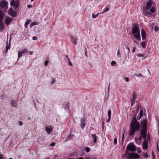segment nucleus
Masks as SVG:
<instances>
[{
    "label": "nucleus",
    "instance_id": "obj_1",
    "mask_svg": "<svg viewBox=\"0 0 159 159\" xmlns=\"http://www.w3.org/2000/svg\"><path fill=\"white\" fill-rule=\"evenodd\" d=\"M140 125L139 122L137 121L136 117H134L133 118L130 124V131L129 134L130 136H132L135 134L136 131H138L140 129Z\"/></svg>",
    "mask_w": 159,
    "mask_h": 159
},
{
    "label": "nucleus",
    "instance_id": "obj_2",
    "mask_svg": "<svg viewBox=\"0 0 159 159\" xmlns=\"http://www.w3.org/2000/svg\"><path fill=\"white\" fill-rule=\"evenodd\" d=\"M152 4V2L151 0H149L147 2L146 8H144V12L147 15H150V12L154 13L155 11V9L154 7L151 8Z\"/></svg>",
    "mask_w": 159,
    "mask_h": 159
},
{
    "label": "nucleus",
    "instance_id": "obj_3",
    "mask_svg": "<svg viewBox=\"0 0 159 159\" xmlns=\"http://www.w3.org/2000/svg\"><path fill=\"white\" fill-rule=\"evenodd\" d=\"M132 34L134 35V37L138 40H141L140 31L139 27L136 24H134L132 31Z\"/></svg>",
    "mask_w": 159,
    "mask_h": 159
},
{
    "label": "nucleus",
    "instance_id": "obj_4",
    "mask_svg": "<svg viewBox=\"0 0 159 159\" xmlns=\"http://www.w3.org/2000/svg\"><path fill=\"white\" fill-rule=\"evenodd\" d=\"M136 150V146L134 145L133 143H129L127 146L125 153L128 154L129 151H129L132 152H134Z\"/></svg>",
    "mask_w": 159,
    "mask_h": 159
},
{
    "label": "nucleus",
    "instance_id": "obj_5",
    "mask_svg": "<svg viewBox=\"0 0 159 159\" xmlns=\"http://www.w3.org/2000/svg\"><path fill=\"white\" fill-rule=\"evenodd\" d=\"M139 155L134 152L128 153L127 156V158L128 159L139 158Z\"/></svg>",
    "mask_w": 159,
    "mask_h": 159
},
{
    "label": "nucleus",
    "instance_id": "obj_6",
    "mask_svg": "<svg viewBox=\"0 0 159 159\" xmlns=\"http://www.w3.org/2000/svg\"><path fill=\"white\" fill-rule=\"evenodd\" d=\"M7 2L3 0L0 2V8L2 9H4L5 11L7 9Z\"/></svg>",
    "mask_w": 159,
    "mask_h": 159
},
{
    "label": "nucleus",
    "instance_id": "obj_7",
    "mask_svg": "<svg viewBox=\"0 0 159 159\" xmlns=\"http://www.w3.org/2000/svg\"><path fill=\"white\" fill-rule=\"evenodd\" d=\"M20 2L18 0H12L10 3L11 6L14 7V9H16L18 7Z\"/></svg>",
    "mask_w": 159,
    "mask_h": 159
},
{
    "label": "nucleus",
    "instance_id": "obj_8",
    "mask_svg": "<svg viewBox=\"0 0 159 159\" xmlns=\"http://www.w3.org/2000/svg\"><path fill=\"white\" fill-rule=\"evenodd\" d=\"M28 52L27 48H24L19 51L18 52V59H19L23 54L27 53Z\"/></svg>",
    "mask_w": 159,
    "mask_h": 159
},
{
    "label": "nucleus",
    "instance_id": "obj_9",
    "mask_svg": "<svg viewBox=\"0 0 159 159\" xmlns=\"http://www.w3.org/2000/svg\"><path fill=\"white\" fill-rule=\"evenodd\" d=\"M147 119H143V120H141V123L143 129H146L147 123Z\"/></svg>",
    "mask_w": 159,
    "mask_h": 159
},
{
    "label": "nucleus",
    "instance_id": "obj_10",
    "mask_svg": "<svg viewBox=\"0 0 159 159\" xmlns=\"http://www.w3.org/2000/svg\"><path fill=\"white\" fill-rule=\"evenodd\" d=\"M135 93L133 92L132 95V98L130 100V102H131V106H133L134 102H135V100H136V97H135Z\"/></svg>",
    "mask_w": 159,
    "mask_h": 159
},
{
    "label": "nucleus",
    "instance_id": "obj_11",
    "mask_svg": "<svg viewBox=\"0 0 159 159\" xmlns=\"http://www.w3.org/2000/svg\"><path fill=\"white\" fill-rule=\"evenodd\" d=\"M140 134L142 136L143 138L146 139V129H141L140 130Z\"/></svg>",
    "mask_w": 159,
    "mask_h": 159
},
{
    "label": "nucleus",
    "instance_id": "obj_12",
    "mask_svg": "<svg viewBox=\"0 0 159 159\" xmlns=\"http://www.w3.org/2000/svg\"><path fill=\"white\" fill-rule=\"evenodd\" d=\"M9 14L13 17H15L16 16V13L14 11L12 8H11L8 11Z\"/></svg>",
    "mask_w": 159,
    "mask_h": 159
},
{
    "label": "nucleus",
    "instance_id": "obj_13",
    "mask_svg": "<svg viewBox=\"0 0 159 159\" xmlns=\"http://www.w3.org/2000/svg\"><path fill=\"white\" fill-rule=\"evenodd\" d=\"M12 19L6 16L5 17V23L7 26L10 24L12 21Z\"/></svg>",
    "mask_w": 159,
    "mask_h": 159
},
{
    "label": "nucleus",
    "instance_id": "obj_14",
    "mask_svg": "<svg viewBox=\"0 0 159 159\" xmlns=\"http://www.w3.org/2000/svg\"><path fill=\"white\" fill-rule=\"evenodd\" d=\"M148 141L146 139H145L143 142V149L146 150L148 148Z\"/></svg>",
    "mask_w": 159,
    "mask_h": 159
},
{
    "label": "nucleus",
    "instance_id": "obj_15",
    "mask_svg": "<svg viewBox=\"0 0 159 159\" xmlns=\"http://www.w3.org/2000/svg\"><path fill=\"white\" fill-rule=\"evenodd\" d=\"M84 117L82 118L81 119L80 123H81V126L82 129H83L84 128L85 126V124L84 123Z\"/></svg>",
    "mask_w": 159,
    "mask_h": 159
},
{
    "label": "nucleus",
    "instance_id": "obj_16",
    "mask_svg": "<svg viewBox=\"0 0 159 159\" xmlns=\"http://www.w3.org/2000/svg\"><path fill=\"white\" fill-rule=\"evenodd\" d=\"M141 36L143 40H145L146 38V34L144 30L142 29L141 31Z\"/></svg>",
    "mask_w": 159,
    "mask_h": 159
},
{
    "label": "nucleus",
    "instance_id": "obj_17",
    "mask_svg": "<svg viewBox=\"0 0 159 159\" xmlns=\"http://www.w3.org/2000/svg\"><path fill=\"white\" fill-rule=\"evenodd\" d=\"M5 28V25L3 21H0V30L2 31L4 30Z\"/></svg>",
    "mask_w": 159,
    "mask_h": 159
},
{
    "label": "nucleus",
    "instance_id": "obj_18",
    "mask_svg": "<svg viewBox=\"0 0 159 159\" xmlns=\"http://www.w3.org/2000/svg\"><path fill=\"white\" fill-rule=\"evenodd\" d=\"M70 38L71 39V42H73V43L74 44H77V43H76L77 38H76L75 37H73L72 36H70Z\"/></svg>",
    "mask_w": 159,
    "mask_h": 159
},
{
    "label": "nucleus",
    "instance_id": "obj_19",
    "mask_svg": "<svg viewBox=\"0 0 159 159\" xmlns=\"http://www.w3.org/2000/svg\"><path fill=\"white\" fill-rule=\"evenodd\" d=\"M91 135L92 137V138L93 139V143H96L97 142V140L98 139V137L97 136L94 134H91Z\"/></svg>",
    "mask_w": 159,
    "mask_h": 159
},
{
    "label": "nucleus",
    "instance_id": "obj_20",
    "mask_svg": "<svg viewBox=\"0 0 159 159\" xmlns=\"http://www.w3.org/2000/svg\"><path fill=\"white\" fill-rule=\"evenodd\" d=\"M4 14L2 11H0V21H3Z\"/></svg>",
    "mask_w": 159,
    "mask_h": 159
},
{
    "label": "nucleus",
    "instance_id": "obj_21",
    "mask_svg": "<svg viewBox=\"0 0 159 159\" xmlns=\"http://www.w3.org/2000/svg\"><path fill=\"white\" fill-rule=\"evenodd\" d=\"M46 130L48 134H49L52 131V128H49L46 127Z\"/></svg>",
    "mask_w": 159,
    "mask_h": 159
},
{
    "label": "nucleus",
    "instance_id": "obj_22",
    "mask_svg": "<svg viewBox=\"0 0 159 159\" xmlns=\"http://www.w3.org/2000/svg\"><path fill=\"white\" fill-rule=\"evenodd\" d=\"M11 106L14 107H17V104L16 103L14 102L13 101H12L11 103Z\"/></svg>",
    "mask_w": 159,
    "mask_h": 159
},
{
    "label": "nucleus",
    "instance_id": "obj_23",
    "mask_svg": "<svg viewBox=\"0 0 159 159\" xmlns=\"http://www.w3.org/2000/svg\"><path fill=\"white\" fill-rule=\"evenodd\" d=\"M143 111L142 110H140V113H139V117H138L137 118L138 120H139L143 116Z\"/></svg>",
    "mask_w": 159,
    "mask_h": 159
},
{
    "label": "nucleus",
    "instance_id": "obj_24",
    "mask_svg": "<svg viewBox=\"0 0 159 159\" xmlns=\"http://www.w3.org/2000/svg\"><path fill=\"white\" fill-rule=\"evenodd\" d=\"M101 14L100 13H98L96 15H94L93 14L92 15V17L94 19L96 18L99 14Z\"/></svg>",
    "mask_w": 159,
    "mask_h": 159
},
{
    "label": "nucleus",
    "instance_id": "obj_25",
    "mask_svg": "<svg viewBox=\"0 0 159 159\" xmlns=\"http://www.w3.org/2000/svg\"><path fill=\"white\" fill-rule=\"evenodd\" d=\"M141 45L143 48H145V43L144 41H143L141 43Z\"/></svg>",
    "mask_w": 159,
    "mask_h": 159
},
{
    "label": "nucleus",
    "instance_id": "obj_26",
    "mask_svg": "<svg viewBox=\"0 0 159 159\" xmlns=\"http://www.w3.org/2000/svg\"><path fill=\"white\" fill-rule=\"evenodd\" d=\"M109 10V9L108 8V7L106 8L104 11H102V13H101L100 14H103L104 13L108 11Z\"/></svg>",
    "mask_w": 159,
    "mask_h": 159
},
{
    "label": "nucleus",
    "instance_id": "obj_27",
    "mask_svg": "<svg viewBox=\"0 0 159 159\" xmlns=\"http://www.w3.org/2000/svg\"><path fill=\"white\" fill-rule=\"evenodd\" d=\"M134 75L138 76V77H143V76L140 73L139 74H134Z\"/></svg>",
    "mask_w": 159,
    "mask_h": 159
},
{
    "label": "nucleus",
    "instance_id": "obj_28",
    "mask_svg": "<svg viewBox=\"0 0 159 159\" xmlns=\"http://www.w3.org/2000/svg\"><path fill=\"white\" fill-rule=\"evenodd\" d=\"M68 65L71 66H72V63L71 62V61H70V59L69 58H68Z\"/></svg>",
    "mask_w": 159,
    "mask_h": 159
},
{
    "label": "nucleus",
    "instance_id": "obj_29",
    "mask_svg": "<svg viewBox=\"0 0 159 159\" xmlns=\"http://www.w3.org/2000/svg\"><path fill=\"white\" fill-rule=\"evenodd\" d=\"M37 25L36 23L35 22H34L30 24V27H31L32 26H33L34 25Z\"/></svg>",
    "mask_w": 159,
    "mask_h": 159
},
{
    "label": "nucleus",
    "instance_id": "obj_30",
    "mask_svg": "<svg viewBox=\"0 0 159 159\" xmlns=\"http://www.w3.org/2000/svg\"><path fill=\"white\" fill-rule=\"evenodd\" d=\"M85 151H86V152H89L90 151V149L88 147H86L85 148Z\"/></svg>",
    "mask_w": 159,
    "mask_h": 159
},
{
    "label": "nucleus",
    "instance_id": "obj_31",
    "mask_svg": "<svg viewBox=\"0 0 159 159\" xmlns=\"http://www.w3.org/2000/svg\"><path fill=\"white\" fill-rule=\"evenodd\" d=\"M108 117H111V111L110 110L108 111Z\"/></svg>",
    "mask_w": 159,
    "mask_h": 159
},
{
    "label": "nucleus",
    "instance_id": "obj_32",
    "mask_svg": "<svg viewBox=\"0 0 159 159\" xmlns=\"http://www.w3.org/2000/svg\"><path fill=\"white\" fill-rule=\"evenodd\" d=\"M29 22H28L27 21L25 24V26L26 28H27L28 25L29 24Z\"/></svg>",
    "mask_w": 159,
    "mask_h": 159
},
{
    "label": "nucleus",
    "instance_id": "obj_33",
    "mask_svg": "<svg viewBox=\"0 0 159 159\" xmlns=\"http://www.w3.org/2000/svg\"><path fill=\"white\" fill-rule=\"evenodd\" d=\"M114 143L115 145H116L117 143V139L116 138H115L114 139Z\"/></svg>",
    "mask_w": 159,
    "mask_h": 159
},
{
    "label": "nucleus",
    "instance_id": "obj_34",
    "mask_svg": "<svg viewBox=\"0 0 159 159\" xmlns=\"http://www.w3.org/2000/svg\"><path fill=\"white\" fill-rule=\"evenodd\" d=\"M10 48V45L9 46H7V45H6V52H7V50L8 49H9Z\"/></svg>",
    "mask_w": 159,
    "mask_h": 159
},
{
    "label": "nucleus",
    "instance_id": "obj_35",
    "mask_svg": "<svg viewBox=\"0 0 159 159\" xmlns=\"http://www.w3.org/2000/svg\"><path fill=\"white\" fill-rule=\"evenodd\" d=\"M159 30V28L157 26H155V28H154V30L155 31H156V32H157V31Z\"/></svg>",
    "mask_w": 159,
    "mask_h": 159
},
{
    "label": "nucleus",
    "instance_id": "obj_36",
    "mask_svg": "<svg viewBox=\"0 0 159 159\" xmlns=\"http://www.w3.org/2000/svg\"><path fill=\"white\" fill-rule=\"evenodd\" d=\"M126 48L128 50V54H129L130 52L129 48V47H127V46L126 47Z\"/></svg>",
    "mask_w": 159,
    "mask_h": 159
},
{
    "label": "nucleus",
    "instance_id": "obj_37",
    "mask_svg": "<svg viewBox=\"0 0 159 159\" xmlns=\"http://www.w3.org/2000/svg\"><path fill=\"white\" fill-rule=\"evenodd\" d=\"M116 63V62L115 61H112L111 62V65L112 66L115 65Z\"/></svg>",
    "mask_w": 159,
    "mask_h": 159
},
{
    "label": "nucleus",
    "instance_id": "obj_38",
    "mask_svg": "<svg viewBox=\"0 0 159 159\" xmlns=\"http://www.w3.org/2000/svg\"><path fill=\"white\" fill-rule=\"evenodd\" d=\"M152 159H155V155H154L153 152L152 151Z\"/></svg>",
    "mask_w": 159,
    "mask_h": 159
},
{
    "label": "nucleus",
    "instance_id": "obj_39",
    "mask_svg": "<svg viewBox=\"0 0 159 159\" xmlns=\"http://www.w3.org/2000/svg\"><path fill=\"white\" fill-rule=\"evenodd\" d=\"M132 48H133V50L132 51V52H135V49H136V48L135 47H132Z\"/></svg>",
    "mask_w": 159,
    "mask_h": 159
},
{
    "label": "nucleus",
    "instance_id": "obj_40",
    "mask_svg": "<svg viewBox=\"0 0 159 159\" xmlns=\"http://www.w3.org/2000/svg\"><path fill=\"white\" fill-rule=\"evenodd\" d=\"M48 61H45L44 63V65L45 66H47L48 65Z\"/></svg>",
    "mask_w": 159,
    "mask_h": 159
},
{
    "label": "nucleus",
    "instance_id": "obj_41",
    "mask_svg": "<svg viewBox=\"0 0 159 159\" xmlns=\"http://www.w3.org/2000/svg\"><path fill=\"white\" fill-rule=\"evenodd\" d=\"M137 152L139 153H140L141 152V150L140 148H138L137 149Z\"/></svg>",
    "mask_w": 159,
    "mask_h": 159
},
{
    "label": "nucleus",
    "instance_id": "obj_42",
    "mask_svg": "<svg viewBox=\"0 0 159 159\" xmlns=\"http://www.w3.org/2000/svg\"><path fill=\"white\" fill-rule=\"evenodd\" d=\"M137 56L139 57H143V55L142 54H137Z\"/></svg>",
    "mask_w": 159,
    "mask_h": 159
},
{
    "label": "nucleus",
    "instance_id": "obj_43",
    "mask_svg": "<svg viewBox=\"0 0 159 159\" xmlns=\"http://www.w3.org/2000/svg\"><path fill=\"white\" fill-rule=\"evenodd\" d=\"M55 145V144L54 143H52L50 144V145L51 146H54Z\"/></svg>",
    "mask_w": 159,
    "mask_h": 159
},
{
    "label": "nucleus",
    "instance_id": "obj_44",
    "mask_svg": "<svg viewBox=\"0 0 159 159\" xmlns=\"http://www.w3.org/2000/svg\"><path fill=\"white\" fill-rule=\"evenodd\" d=\"M19 124L21 126L23 124V122L21 121H20L19 122Z\"/></svg>",
    "mask_w": 159,
    "mask_h": 159
},
{
    "label": "nucleus",
    "instance_id": "obj_45",
    "mask_svg": "<svg viewBox=\"0 0 159 159\" xmlns=\"http://www.w3.org/2000/svg\"><path fill=\"white\" fill-rule=\"evenodd\" d=\"M125 80L126 82H127L129 81V79L128 77H125Z\"/></svg>",
    "mask_w": 159,
    "mask_h": 159
},
{
    "label": "nucleus",
    "instance_id": "obj_46",
    "mask_svg": "<svg viewBox=\"0 0 159 159\" xmlns=\"http://www.w3.org/2000/svg\"><path fill=\"white\" fill-rule=\"evenodd\" d=\"M37 39V38L36 36H34L33 37V40H36Z\"/></svg>",
    "mask_w": 159,
    "mask_h": 159
},
{
    "label": "nucleus",
    "instance_id": "obj_47",
    "mask_svg": "<svg viewBox=\"0 0 159 159\" xmlns=\"http://www.w3.org/2000/svg\"><path fill=\"white\" fill-rule=\"evenodd\" d=\"M125 138L124 137V132L122 134V139H124V138Z\"/></svg>",
    "mask_w": 159,
    "mask_h": 159
},
{
    "label": "nucleus",
    "instance_id": "obj_48",
    "mask_svg": "<svg viewBox=\"0 0 159 159\" xmlns=\"http://www.w3.org/2000/svg\"><path fill=\"white\" fill-rule=\"evenodd\" d=\"M110 119H111V117H108V119L107 120L106 122H109L110 120Z\"/></svg>",
    "mask_w": 159,
    "mask_h": 159
},
{
    "label": "nucleus",
    "instance_id": "obj_49",
    "mask_svg": "<svg viewBox=\"0 0 159 159\" xmlns=\"http://www.w3.org/2000/svg\"><path fill=\"white\" fill-rule=\"evenodd\" d=\"M148 157V154H145L144 156V157H145V158H146V157Z\"/></svg>",
    "mask_w": 159,
    "mask_h": 159
},
{
    "label": "nucleus",
    "instance_id": "obj_50",
    "mask_svg": "<svg viewBox=\"0 0 159 159\" xmlns=\"http://www.w3.org/2000/svg\"><path fill=\"white\" fill-rule=\"evenodd\" d=\"M55 80L54 79H53L52 80V81L51 82V84H54V83H55Z\"/></svg>",
    "mask_w": 159,
    "mask_h": 159
},
{
    "label": "nucleus",
    "instance_id": "obj_51",
    "mask_svg": "<svg viewBox=\"0 0 159 159\" xmlns=\"http://www.w3.org/2000/svg\"><path fill=\"white\" fill-rule=\"evenodd\" d=\"M147 139L149 140H150V136L149 134L148 135Z\"/></svg>",
    "mask_w": 159,
    "mask_h": 159
},
{
    "label": "nucleus",
    "instance_id": "obj_52",
    "mask_svg": "<svg viewBox=\"0 0 159 159\" xmlns=\"http://www.w3.org/2000/svg\"><path fill=\"white\" fill-rule=\"evenodd\" d=\"M110 83H109L108 88V92H109V89H110Z\"/></svg>",
    "mask_w": 159,
    "mask_h": 159
},
{
    "label": "nucleus",
    "instance_id": "obj_53",
    "mask_svg": "<svg viewBox=\"0 0 159 159\" xmlns=\"http://www.w3.org/2000/svg\"><path fill=\"white\" fill-rule=\"evenodd\" d=\"M27 7L29 8H30L32 7V5H29L27 6Z\"/></svg>",
    "mask_w": 159,
    "mask_h": 159
},
{
    "label": "nucleus",
    "instance_id": "obj_54",
    "mask_svg": "<svg viewBox=\"0 0 159 159\" xmlns=\"http://www.w3.org/2000/svg\"><path fill=\"white\" fill-rule=\"evenodd\" d=\"M70 136H71V135H70H70L68 136V137L67 138L68 140H69V139H70V138H71Z\"/></svg>",
    "mask_w": 159,
    "mask_h": 159
},
{
    "label": "nucleus",
    "instance_id": "obj_55",
    "mask_svg": "<svg viewBox=\"0 0 159 159\" xmlns=\"http://www.w3.org/2000/svg\"><path fill=\"white\" fill-rule=\"evenodd\" d=\"M117 54L118 56H119L120 55L119 50H118V51L117 52Z\"/></svg>",
    "mask_w": 159,
    "mask_h": 159
},
{
    "label": "nucleus",
    "instance_id": "obj_56",
    "mask_svg": "<svg viewBox=\"0 0 159 159\" xmlns=\"http://www.w3.org/2000/svg\"><path fill=\"white\" fill-rule=\"evenodd\" d=\"M0 159H2V155H0Z\"/></svg>",
    "mask_w": 159,
    "mask_h": 159
},
{
    "label": "nucleus",
    "instance_id": "obj_57",
    "mask_svg": "<svg viewBox=\"0 0 159 159\" xmlns=\"http://www.w3.org/2000/svg\"><path fill=\"white\" fill-rule=\"evenodd\" d=\"M141 138H142V136H140L139 138V140H141Z\"/></svg>",
    "mask_w": 159,
    "mask_h": 159
},
{
    "label": "nucleus",
    "instance_id": "obj_58",
    "mask_svg": "<svg viewBox=\"0 0 159 159\" xmlns=\"http://www.w3.org/2000/svg\"><path fill=\"white\" fill-rule=\"evenodd\" d=\"M77 159H84V158L83 157H80Z\"/></svg>",
    "mask_w": 159,
    "mask_h": 159
},
{
    "label": "nucleus",
    "instance_id": "obj_59",
    "mask_svg": "<svg viewBox=\"0 0 159 159\" xmlns=\"http://www.w3.org/2000/svg\"><path fill=\"white\" fill-rule=\"evenodd\" d=\"M85 55L87 57V51H86L85 52Z\"/></svg>",
    "mask_w": 159,
    "mask_h": 159
},
{
    "label": "nucleus",
    "instance_id": "obj_60",
    "mask_svg": "<svg viewBox=\"0 0 159 159\" xmlns=\"http://www.w3.org/2000/svg\"><path fill=\"white\" fill-rule=\"evenodd\" d=\"M30 55H32L33 52H30Z\"/></svg>",
    "mask_w": 159,
    "mask_h": 159
},
{
    "label": "nucleus",
    "instance_id": "obj_61",
    "mask_svg": "<svg viewBox=\"0 0 159 159\" xmlns=\"http://www.w3.org/2000/svg\"><path fill=\"white\" fill-rule=\"evenodd\" d=\"M157 150L159 151V148L158 147V145L157 144Z\"/></svg>",
    "mask_w": 159,
    "mask_h": 159
},
{
    "label": "nucleus",
    "instance_id": "obj_62",
    "mask_svg": "<svg viewBox=\"0 0 159 159\" xmlns=\"http://www.w3.org/2000/svg\"><path fill=\"white\" fill-rule=\"evenodd\" d=\"M126 154V153H125V154L124 155H123V157H125V156H126V154Z\"/></svg>",
    "mask_w": 159,
    "mask_h": 159
},
{
    "label": "nucleus",
    "instance_id": "obj_63",
    "mask_svg": "<svg viewBox=\"0 0 159 159\" xmlns=\"http://www.w3.org/2000/svg\"><path fill=\"white\" fill-rule=\"evenodd\" d=\"M66 58H67V59H68V56H67V55H66Z\"/></svg>",
    "mask_w": 159,
    "mask_h": 159
},
{
    "label": "nucleus",
    "instance_id": "obj_64",
    "mask_svg": "<svg viewBox=\"0 0 159 159\" xmlns=\"http://www.w3.org/2000/svg\"><path fill=\"white\" fill-rule=\"evenodd\" d=\"M68 159H75V158H68Z\"/></svg>",
    "mask_w": 159,
    "mask_h": 159
}]
</instances>
